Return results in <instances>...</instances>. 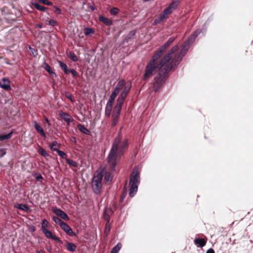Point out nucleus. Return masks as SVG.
<instances>
[{
	"label": "nucleus",
	"instance_id": "nucleus-1",
	"mask_svg": "<svg viewBox=\"0 0 253 253\" xmlns=\"http://www.w3.org/2000/svg\"><path fill=\"white\" fill-rule=\"evenodd\" d=\"M200 33L199 30L195 31L183 43L180 50H178V45L174 46L159 63L157 61L159 58L154 55L146 66L143 80H147L158 71L167 74L176 68Z\"/></svg>",
	"mask_w": 253,
	"mask_h": 253
},
{
	"label": "nucleus",
	"instance_id": "nucleus-2",
	"mask_svg": "<svg viewBox=\"0 0 253 253\" xmlns=\"http://www.w3.org/2000/svg\"><path fill=\"white\" fill-rule=\"evenodd\" d=\"M127 139L122 141L120 134L115 138L107 158L108 164L111 171L115 170L118 159L123 154L124 150L127 147Z\"/></svg>",
	"mask_w": 253,
	"mask_h": 253
},
{
	"label": "nucleus",
	"instance_id": "nucleus-3",
	"mask_svg": "<svg viewBox=\"0 0 253 253\" xmlns=\"http://www.w3.org/2000/svg\"><path fill=\"white\" fill-rule=\"evenodd\" d=\"M181 0H172L169 6L164 9L158 18L154 20V25H157L166 21L169 15L171 14L177 7Z\"/></svg>",
	"mask_w": 253,
	"mask_h": 253
},
{
	"label": "nucleus",
	"instance_id": "nucleus-4",
	"mask_svg": "<svg viewBox=\"0 0 253 253\" xmlns=\"http://www.w3.org/2000/svg\"><path fill=\"white\" fill-rule=\"evenodd\" d=\"M140 183V176L139 172L136 170H133L131 172L129 178V195L133 197L136 193L138 186Z\"/></svg>",
	"mask_w": 253,
	"mask_h": 253
},
{
	"label": "nucleus",
	"instance_id": "nucleus-5",
	"mask_svg": "<svg viewBox=\"0 0 253 253\" xmlns=\"http://www.w3.org/2000/svg\"><path fill=\"white\" fill-rule=\"evenodd\" d=\"M103 175L101 172L95 174L92 180V188L93 192L98 194L100 193L102 187V180Z\"/></svg>",
	"mask_w": 253,
	"mask_h": 253
},
{
	"label": "nucleus",
	"instance_id": "nucleus-6",
	"mask_svg": "<svg viewBox=\"0 0 253 253\" xmlns=\"http://www.w3.org/2000/svg\"><path fill=\"white\" fill-rule=\"evenodd\" d=\"M167 74H163L162 72H159L157 76L154 79L153 86L154 91H157L158 89L163 85L165 82Z\"/></svg>",
	"mask_w": 253,
	"mask_h": 253
},
{
	"label": "nucleus",
	"instance_id": "nucleus-7",
	"mask_svg": "<svg viewBox=\"0 0 253 253\" xmlns=\"http://www.w3.org/2000/svg\"><path fill=\"white\" fill-rule=\"evenodd\" d=\"M52 211L57 216H60L61 218L65 220H68L69 219L68 215L60 209H58L56 207H53L52 209Z\"/></svg>",
	"mask_w": 253,
	"mask_h": 253
},
{
	"label": "nucleus",
	"instance_id": "nucleus-8",
	"mask_svg": "<svg viewBox=\"0 0 253 253\" xmlns=\"http://www.w3.org/2000/svg\"><path fill=\"white\" fill-rule=\"evenodd\" d=\"M120 113L121 111L114 109L113 110V113L112 114V126H115L118 123L120 118Z\"/></svg>",
	"mask_w": 253,
	"mask_h": 253
},
{
	"label": "nucleus",
	"instance_id": "nucleus-9",
	"mask_svg": "<svg viewBox=\"0 0 253 253\" xmlns=\"http://www.w3.org/2000/svg\"><path fill=\"white\" fill-rule=\"evenodd\" d=\"M44 235L48 238H50L52 240H55V241L58 243H61L62 241L60 239V238L55 235H53L52 233L48 230L47 229L42 231Z\"/></svg>",
	"mask_w": 253,
	"mask_h": 253
},
{
	"label": "nucleus",
	"instance_id": "nucleus-10",
	"mask_svg": "<svg viewBox=\"0 0 253 253\" xmlns=\"http://www.w3.org/2000/svg\"><path fill=\"white\" fill-rule=\"evenodd\" d=\"M60 117L65 121L68 125H69L73 121L71 116L68 113L61 111L59 113Z\"/></svg>",
	"mask_w": 253,
	"mask_h": 253
},
{
	"label": "nucleus",
	"instance_id": "nucleus-11",
	"mask_svg": "<svg viewBox=\"0 0 253 253\" xmlns=\"http://www.w3.org/2000/svg\"><path fill=\"white\" fill-rule=\"evenodd\" d=\"M126 98V97H125L120 95L119 97L117 99V103L115 106L114 107V109L117 111H121L122 107Z\"/></svg>",
	"mask_w": 253,
	"mask_h": 253
},
{
	"label": "nucleus",
	"instance_id": "nucleus-12",
	"mask_svg": "<svg viewBox=\"0 0 253 253\" xmlns=\"http://www.w3.org/2000/svg\"><path fill=\"white\" fill-rule=\"evenodd\" d=\"M113 214V211L111 208H106L104 209L103 218L107 222H109L110 216Z\"/></svg>",
	"mask_w": 253,
	"mask_h": 253
},
{
	"label": "nucleus",
	"instance_id": "nucleus-13",
	"mask_svg": "<svg viewBox=\"0 0 253 253\" xmlns=\"http://www.w3.org/2000/svg\"><path fill=\"white\" fill-rule=\"evenodd\" d=\"M131 83H125V85L123 87V89L121 92L120 95L126 97L127 95L128 94L129 90L131 88Z\"/></svg>",
	"mask_w": 253,
	"mask_h": 253
},
{
	"label": "nucleus",
	"instance_id": "nucleus-14",
	"mask_svg": "<svg viewBox=\"0 0 253 253\" xmlns=\"http://www.w3.org/2000/svg\"><path fill=\"white\" fill-rule=\"evenodd\" d=\"M0 86L1 88L5 90H10L11 89L10 81L5 78H3L0 82Z\"/></svg>",
	"mask_w": 253,
	"mask_h": 253
},
{
	"label": "nucleus",
	"instance_id": "nucleus-15",
	"mask_svg": "<svg viewBox=\"0 0 253 253\" xmlns=\"http://www.w3.org/2000/svg\"><path fill=\"white\" fill-rule=\"evenodd\" d=\"M61 228L64 230L66 234L70 236L73 235V232L72 228L65 222H63L61 225Z\"/></svg>",
	"mask_w": 253,
	"mask_h": 253
},
{
	"label": "nucleus",
	"instance_id": "nucleus-16",
	"mask_svg": "<svg viewBox=\"0 0 253 253\" xmlns=\"http://www.w3.org/2000/svg\"><path fill=\"white\" fill-rule=\"evenodd\" d=\"M169 47V46L165 43L163 45H162L159 50L156 52L154 55L155 57H158L159 58L162 56V54L166 51L167 48Z\"/></svg>",
	"mask_w": 253,
	"mask_h": 253
},
{
	"label": "nucleus",
	"instance_id": "nucleus-17",
	"mask_svg": "<svg viewBox=\"0 0 253 253\" xmlns=\"http://www.w3.org/2000/svg\"><path fill=\"white\" fill-rule=\"evenodd\" d=\"M34 127L37 131L40 133L43 138H46V135L43 128L35 121L34 122Z\"/></svg>",
	"mask_w": 253,
	"mask_h": 253
},
{
	"label": "nucleus",
	"instance_id": "nucleus-18",
	"mask_svg": "<svg viewBox=\"0 0 253 253\" xmlns=\"http://www.w3.org/2000/svg\"><path fill=\"white\" fill-rule=\"evenodd\" d=\"M125 83L126 82L124 80L119 81L114 89V91L119 93L120 90L122 89L125 85Z\"/></svg>",
	"mask_w": 253,
	"mask_h": 253
},
{
	"label": "nucleus",
	"instance_id": "nucleus-19",
	"mask_svg": "<svg viewBox=\"0 0 253 253\" xmlns=\"http://www.w3.org/2000/svg\"><path fill=\"white\" fill-rule=\"evenodd\" d=\"M65 247L68 251L72 252H75L77 248V246L75 244L68 242L65 245Z\"/></svg>",
	"mask_w": 253,
	"mask_h": 253
},
{
	"label": "nucleus",
	"instance_id": "nucleus-20",
	"mask_svg": "<svg viewBox=\"0 0 253 253\" xmlns=\"http://www.w3.org/2000/svg\"><path fill=\"white\" fill-rule=\"evenodd\" d=\"M99 20L103 22V23L107 25L110 26L112 24V21L111 19L106 18L103 16H101L99 17Z\"/></svg>",
	"mask_w": 253,
	"mask_h": 253
},
{
	"label": "nucleus",
	"instance_id": "nucleus-21",
	"mask_svg": "<svg viewBox=\"0 0 253 253\" xmlns=\"http://www.w3.org/2000/svg\"><path fill=\"white\" fill-rule=\"evenodd\" d=\"M58 62L60 67L63 70L65 74H68L70 73V71L68 69L67 65L62 61H59Z\"/></svg>",
	"mask_w": 253,
	"mask_h": 253
},
{
	"label": "nucleus",
	"instance_id": "nucleus-22",
	"mask_svg": "<svg viewBox=\"0 0 253 253\" xmlns=\"http://www.w3.org/2000/svg\"><path fill=\"white\" fill-rule=\"evenodd\" d=\"M42 67L49 74L55 75V73L52 70L50 66L46 63L44 62L43 64Z\"/></svg>",
	"mask_w": 253,
	"mask_h": 253
},
{
	"label": "nucleus",
	"instance_id": "nucleus-23",
	"mask_svg": "<svg viewBox=\"0 0 253 253\" xmlns=\"http://www.w3.org/2000/svg\"><path fill=\"white\" fill-rule=\"evenodd\" d=\"M194 243L199 245L200 247L205 246L206 242L204 239L196 238L194 240Z\"/></svg>",
	"mask_w": 253,
	"mask_h": 253
},
{
	"label": "nucleus",
	"instance_id": "nucleus-24",
	"mask_svg": "<svg viewBox=\"0 0 253 253\" xmlns=\"http://www.w3.org/2000/svg\"><path fill=\"white\" fill-rule=\"evenodd\" d=\"M31 5L34 6L37 9L42 11H45L47 9L46 7L42 6L36 2H31Z\"/></svg>",
	"mask_w": 253,
	"mask_h": 253
},
{
	"label": "nucleus",
	"instance_id": "nucleus-25",
	"mask_svg": "<svg viewBox=\"0 0 253 253\" xmlns=\"http://www.w3.org/2000/svg\"><path fill=\"white\" fill-rule=\"evenodd\" d=\"M15 208L25 211H29V207L24 204H18L15 206Z\"/></svg>",
	"mask_w": 253,
	"mask_h": 253
},
{
	"label": "nucleus",
	"instance_id": "nucleus-26",
	"mask_svg": "<svg viewBox=\"0 0 253 253\" xmlns=\"http://www.w3.org/2000/svg\"><path fill=\"white\" fill-rule=\"evenodd\" d=\"M60 146V144L57 143V141H53L50 144V148L54 151H57L58 149H57V147H59Z\"/></svg>",
	"mask_w": 253,
	"mask_h": 253
},
{
	"label": "nucleus",
	"instance_id": "nucleus-27",
	"mask_svg": "<svg viewBox=\"0 0 253 253\" xmlns=\"http://www.w3.org/2000/svg\"><path fill=\"white\" fill-rule=\"evenodd\" d=\"M122 244L118 243L111 250L110 253H118L122 248Z\"/></svg>",
	"mask_w": 253,
	"mask_h": 253
},
{
	"label": "nucleus",
	"instance_id": "nucleus-28",
	"mask_svg": "<svg viewBox=\"0 0 253 253\" xmlns=\"http://www.w3.org/2000/svg\"><path fill=\"white\" fill-rule=\"evenodd\" d=\"M67 55H68V57L73 61L76 62V61H78V58L73 52L69 51V52H67Z\"/></svg>",
	"mask_w": 253,
	"mask_h": 253
},
{
	"label": "nucleus",
	"instance_id": "nucleus-29",
	"mask_svg": "<svg viewBox=\"0 0 253 253\" xmlns=\"http://www.w3.org/2000/svg\"><path fill=\"white\" fill-rule=\"evenodd\" d=\"M79 130L85 134H88L89 130L86 129L83 125L81 124H78L77 126Z\"/></svg>",
	"mask_w": 253,
	"mask_h": 253
},
{
	"label": "nucleus",
	"instance_id": "nucleus-30",
	"mask_svg": "<svg viewBox=\"0 0 253 253\" xmlns=\"http://www.w3.org/2000/svg\"><path fill=\"white\" fill-rule=\"evenodd\" d=\"M13 132L11 131L9 133L5 135H0V141H2L5 139H9L12 135Z\"/></svg>",
	"mask_w": 253,
	"mask_h": 253
},
{
	"label": "nucleus",
	"instance_id": "nucleus-31",
	"mask_svg": "<svg viewBox=\"0 0 253 253\" xmlns=\"http://www.w3.org/2000/svg\"><path fill=\"white\" fill-rule=\"evenodd\" d=\"M48 226V222L46 219H43L42 222L41 230L43 231L44 230L47 229V227Z\"/></svg>",
	"mask_w": 253,
	"mask_h": 253
},
{
	"label": "nucleus",
	"instance_id": "nucleus-32",
	"mask_svg": "<svg viewBox=\"0 0 253 253\" xmlns=\"http://www.w3.org/2000/svg\"><path fill=\"white\" fill-rule=\"evenodd\" d=\"M38 152L44 157H46L48 156V154L47 152V151L42 147L39 148L38 150Z\"/></svg>",
	"mask_w": 253,
	"mask_h": 253
},
{
	"label": "nucleus",
	"instance_id": "nucleus-33",
	"mask_svg": "<svg viewBox=\"0 0 253 253\" xmlns=\"http://www.w3.org/2000/svg\"><path fill=\"white\" fill-rule=\"evenodd\" d=\"M113 178V175L110 172L106 173L105 175L104 179L106 182L111 181Z\"/></svg>",
	"mask_w": 253,
	"mask_h": 253
},
{
	"label": "nucleus",
	"instance_id": "nucleus-34",
	"mask_svg": "<svg viewBox=\"0 0 253 253\" xmlns=\"http://www.w3.org/2000/svg\"><path fill=\"white\" fill-rule=\"evenodd\" d=\"M66 161L70 166L73 167H77V164L75 161L69 159H66Z\"/></svg>",
	"mask_w": 253,
	"mask_h": 253
},
{
	"label": "nucleus",
	"instance_id": "nucleus-35",
	"mask_svg": "<svg viewBox=\"0 0 253 253\" xmlns=\"http://www.w3.org/2000/svg\"><path fill=\"white\" fill-rule=\"evenodd\" d=\"M94 33V31L89 28H85L84 31V34L85 36H88L91 34H93Z\"/></svg>",
	"mask_w": 253,
	"mask_h": 253
},
{
	"label": "nucleus",
	"instance_id": "nucleus-36",
	"mask_svg": "<svg viewBox=\"0 0 253 253\" xmlns=\"http://www.w3.org/2000/svg\"><path fill=\"white\" fill-rule=\"evenodd\" d=\"M52 220L54 222L58 224L60 226L64 222L60 218L57 216H53Z\"/></svg>",
	"mask_w": 253,
	"mask_h": 253
},
{
	"label": "nucleus",
	"instance_id": "nucleus-37",
	"mask_svg": "<svg viewBox=\"0 0 253 253\" xmlns=\"http://www.w3.org/2000/svg\"><path fill=\"white\" fill-rule=\"evenodd\" d=\"M112 109V107H107V106L106 107L105 112V116H106L108 118L110 117Z\"/></svg>",
	"mask_w": 253,
	"mask_h": 253
},
{
	"label": "nucleus",
	"instance_id": "nucleus-38",
	"mask_svg": "<svg viewBox=\"0 0 253 253\" xmlns=\"http://www.w3.org/2000/svg\"><path fill=\"white\" fill-rule=\"evenodd\" d=\"M111 229V225L109 223V222H107V223L106 224L104 232L107 235L108 233H109Z\"/></svg>",
	"mask_w": 253,
	"mask_h": 253
},
{
	"label": "nucleus",
	"instance_id": "nucleus-39",
	"mask_svg": "<svg viewBox=\"0 0 253 253\" xmlns=\"http://www.w3.org/2000/svg\"><path fill=\"white\" fill-rule=\"evenodd\" d=\"M58 153V154L63 159H67V154L64 153V152L60 150H58L57 151H56Z\"/></svg>",
	"mask_w": 253,
	"mask_h": 253
},
{
	"label": "nucleus",
	"instance_id": "nucleus-40",
	"mask_svg": "<svg viewBox=\"0 0 253 253\" xmlns=\"http://www.w3.org/2000/svg\"><path fill=\"white\" fill-rule=\"evenodd\" d=\"M119 12V9L117 7H113L110 9V13L111 15H115Z\"/></svg>",
	"mask_w": 253,
	"mask_h": 253
},
{
	"label": "nucleus",
	"instance_id": "nucleus-41",
	"mask_svg": "<svg viewBox=\"0 0 253 253\" xmlns=\"http://www.w3.org/2000/svg\"><path fill=\"white\" fill-rule=\"evenodd\" d=\"M65 96L66 98L69 99L71 102H75V99H74L72 96V95L71 93H70L68 92H65Z\"/></svg>",
	"mask_w": 253,
	"mask_h": 253
},
{
	"label": "nucleus",
	"instance_id": "nucleus-42",
	"mask_svg": "<svg viewBox=\"0 0 253 253\" xmlns=\"http://www.w3.org/2000/svg\"><path fill=\"white\" fill-rule=\"evenodd\" d=\"M114 101L115 100L114 99L109 98V99L107 103L106 106L110 107L112 108L113 105L114 103Z\"/></svg>",
	"mask_w": 253,
	"mask_h": 253
},
{
	"label": "nucleus",
	"instance_id": "nucleus-43",
	"mask_svg": "<svg viewBox=\"0 0 253 253\" xmlns=\"http://www.w3.org/2000/svg\"><path fill=\"white\" fill-rule=\"evenodd\" d=\"M38 0L40 2L44 4H46L47 5H52V3L48 0Z\"/></svg>",
	"mask_w": 253,
	"mask_h": 253
},
{
	"label": "nucleus",
	"instance_id": "nucleus-44",
	"mask_svg": "<svg viewBox=\"0 0 253 253\" xmlns=\"http://www.w3.org/2000/svg\"><path fill=\"white\" fill-rule=\"evenodd\" d=\"M54 9L53 10V11L55 13L58 15L61 14V10L58 7L54 6Z\"/></svg>",
	"mask_w": 253,
	"mask_h": 253
},
{
	"label": "nucleus",
	"instance_id": "nucleus-45",
	"mask_svg": "<svg viewBox=\"0 0 253 253\" xmlns=\"http://www.w3.org/2000/svg\"><path fill=\"white\" fill-rule=\"evenodd\" d=\"M118 94H119L118 92L114 90L112 92V93H111V94L110 96V98H112L115 100V98L117 97V96L118 95Z\"/></svg>",
	"mask_w": 253,
	"mask_h": 253
},
{
	"label": "nucleus",
	"instance_id": "nucleus-46",
	"mask_svg": "<svg viewBox=\"0 0 253 253\" xmlns=\"http://www.w3.org/2000/svg\"><path fill=\"white\" fill-rule=\"evenodd\" d=\"M35 178L36 180L38 181H42L43 179V177L41 174H36Z\"/></svg>",
	"mask_w": 253,
	"mask_h": 253
},
{
	"label": "nucleus",
	"instance_id": "nucleus-47",
	"mask_svg": "<svg viewBox=\"0 0 253 253\" xmlns=\"http://www.w3.org/2000/svg\"><path fill=\"white\" fill-rule=\"evenodd\" d=\"M48 23H49V24L52 26H54L56 25L57 24V21L54 20H53V19L50 20L49 21Z\"/></svg>",
	"mask_w": 253,
	"mask_h": 253
},
{
	"label": "nucleus",
	"instance_id": "nucleus-48",
	"mask_svg": "<svg viewBox=\"0 0 253 253\" xmlns=\"http://www.w3.org/2000/svg\"><path fill=\"white\" fill-rule=\"evenodd\" d=\"M70 73H71L72 75L74 77H77L78 76V73L76 72L74 69H70L69 70Z\"/></svg>",
	"mask_w": 253,
	"mask_h": 253
},
{
	"label": "nucleus",
	"instance_id": "nucleus-49",
	"mask_svg": "<svg viewBox=\"0 0 253 253\" xmlns=\"http://www.w3.org/2000/svg\"><path fill=\"white\" fill-rule=\"evenodd\" d=\"M0 152H1V154L0 155V158H1L3 156H4L5 153V150L4 149H0Z\"/></svg>",
	"mask_w": 253,
	"mask_h": 253
},
{
	"label": "nucleus",
	"instance_id": "nucleus-50",
	"mask_svg": "<svg viewBox=\"0 0 253 253\" xmlns=\"http://www.w3.org/2000/svg\"><path fill=\"white\" fill-rule=\"evenodd\" d=\"M126 194V188H125V191L124 192V193H123V195L121 197V200L122 201H123L124 200V199L125 198Z\"/></svg>",
	"mask_w": 253,
	"mask_h": 253
},
{
	"label": "nucleus",
	"instance_id": "nucleus-51",
	"mask_svg": "<svg viewBox=\"0 0 253 253\" xmlns=\"http://www.w3.org/2000/svg\"><path fill=\"white\" fill-rule=\"evenodd\" d=\"M174 38H170L167 42H169V43L170 44H171L174 41Z\"/></svg>",
	"mask_w": 253,
	"mask_h": 253
},
{
	"label": "nucleus",
	"instance_id": "nucleus-52",
	"mask_svg": "<svg viewBox=\"0 0 253 253\" xmlns=\"http://www.w3.org/2000/svg\"><path fill=\"white\" fill-rule=\"evenodd\" d=\"M206 253H215L213 249H210L207 251Z\"/></svg>",
	"mask_w": 253,
	"mask_h": 253
},
{
	"label": "nucleus",
	"instance_id": "nucleus-53",
	"mask_svg": "<svg viewBox=\"0 0 253 253\" xmlns=\"http://www.w3.org/2000/svg\"><path fill=\"white\" fill-rule=\"evenodd\" d=\"M45 122L46 123H47L49 126L50 125L48 119L47 118H46V117L45 118Z\"/></svg>",
	"mask_w": 253,
	"mask_h": 253
},
{
	"label": "nucleus",
	"instance_id": "nucleus-54",
	"mask_svg": "<svg viewBox=\"0 0 253 253\" xmlns=\"http://www.w3.org/2000/svg\"><path fill=\"white\" fill-rule=\"evenodd\" d=\"M37 253H45L44 251L42 250H37L36 251Z\"/></svg>",
	"mask_w": 253,
	"mask_h": 253
},
{
	"label": "nucleus",
	"instance_id": "nucleus-55",
	"mask_svg": "<svg viewBox=\"0 0 253 253\" xmlns=\"http://www.w3.org/2000/svg\"><path fill=\"white\" fill-rule=\"evenodd\" d=\"M37 27H39V28H42V25L41 24L37 25Z\"/></svg>",
	"mask_w": 253,
	"mask_h": 253
},
{
	"label": "nucleus",
	"instance_id": "nucleus-56",
	"mask_svg": "<svg viewBox=\"0 0 253 253\" xmlns=\"http://www.w3.org/2000/svg\"><path fill=\"white\" fill-rule=\"evenodd\" d=\"M16 20V17L11 18V20H12V21H15Z\"/></svg>",
	"mask_w": 253,
	"mask_h": 253
},
{
	"label": "nucleus",
	"instance_id": "nucleus-57",
	"mask_svg": "<svg viewBox=\"0 0 253 253\" xmlns=\"http://www.w3.org/2000/svg\"><path fill=\"white\" fill-rule=\"evenodd\" d=\"M166 44L169 46L170 45V43L169 42H167Z\"/></svg>",
	"mask_w": 253,
	"mask_h": 253
},
{
	"label": "nucleus",
	"instance_id": "nucleus-58",
	"mask_svg": "<svg viewBox=\"0 0 253 253\" xmlns=\"http://www.w3.org/2000/svg\"><path fill=\"white\" fill-rule=\"evenodd\" d=\"M47 250H48L49 252H50V250H51V249H50H50H47Z\"/></svg>",
	"mask_w": 253,
	"mask_h": 253
}]
</instances>
